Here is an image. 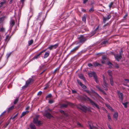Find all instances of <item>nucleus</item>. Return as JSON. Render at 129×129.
I'll return each mask as SVG.
<instances>
[{
    "label": "nucleus",
    "mask_w": 129,
    "mask_h": 129,
    "mask_svg": "<svg viewBox=\"0 0 129 129\" xmlns=\"http://www.w3.org/2000/svg\"><path fill=\"white\" fill-rule=\"evenodd\" d=\"M80 98L83 101H89L90 103H91L93 107H95L98 109H100V107L98 105H97L94 101L91 100L87 96L83 95L82 96H81L80 97Z\"/></svg>",
    "instance_id": "1"
},
{
    "label": "nucleus",
    "mask_w": 129,
    "mask_h": 129,
    "mask_svg": "<svg viewBox=\"0 0 129 129\" xmlns=\"http://www.w3.org/2000/svg\"><path fill=\"white\" fill-rule=\"evenodd\" d=\"M79 42H78L76 44H78L79 43H81L83 44L87 40V39L83 35H81L78 38Z\"/></svg>",
    "instance_id": "2"
},
{
    "label": "nucleus",
    "mask_w": 129,
    "mask_h": 129,
    "mask_svg": "<svg viewBox=\"0 0 129 129\" xmlns=\"http://www.w3.org/2000/svg\"><path fill=\"white\" fill-rule=\"evenodd\" d=\"M38 117L37 116L35 118H34L33 122L34 123L36 124L37 126H39L41 125L42 123L41 121L38 120Z\"/></svg>",
    "instance_id": "3"
},
{
    "label": "nucleus",
    "mask_w": 129,
    "mask_h": 129,
    "mask_svg": "<svg viewBox=\"0 0 129 129\" xmlns=\"http://www.w3.org/2000/svg\"><path fill=\"white\" fill-rule=\"evenodd\" d=\"M45 15L44 14H43L42 13H39L37 19V20H40L41 21H43L44 19V17Z\"/></svg>",
    "instance_id": "4"
},
{
    "label": "nucleus",
    "mask_w": 129,
    "mask_h": 129,
    "mask_svg": "<svg viewBox=\"0 0 129 129\" xmlns=\"http://www.w3.org/2000/svg\"><path fill=\"white\" fill-rule=\"evenodd\" d=\"M78 108L85 112L87 110H88V108L86 106L84 105L82 106L81 105H80L78 106Z\"/></svg>",
    "instance_id": "5"
},
{
    "label": "nucleus",
    "mask_w": 129,
    "mask_h": 129,
    "mask_svg": "<svg viewBox=\"0 0 129 129\" xmlns=\"http://www.w3.org/2000/svg\"><path fill=\"white\" fill-rule=\"evenodd\" d=\"M44 115L47 118L50 119L53 116L51 114L48 113L47 111H46L44 114Z\"/></svg>",
    "instance_id": "6"
},
{
    "label": "nucleus",
    "mask_w": 129,
    "mask_h": 129,
    "mask_svg": "<svg viewBox=\"0 0 129 129\" xmlns=\"http://www.w3.org/2000/svg\"><path fill=\"white\" fill-rule=\"evenodd\" d=\"M111 17V16L110 14H108L107 17H105L103 16V21L104 23H105L106 21L110 19Z\"/></svg>",
    "instance_id": "7"
},
{
    "label": "nucleus",
    "mask_w": 129,
    "mask_h": 129,
    "mask_svg": "<svg viewBox=\"0 0 129 129\" xmlns=\"http://www.w3.org/2000/svg\"><path fill=\"white\" fill-rule=\"evenodd\" d=\"M80 47V46H78L75 47L71 51L70 54H73L74 53L76 52V51L79 49Z\"/></svg>",
    "instance_id": "8"
},
{
    "label": "nucleus",
    "mask_w": 129,
    "mask_h": 129,
    "mask_svg": "<svg viewBox=\"0 0 129 129\" xmlns=\"http://www.w3.org/2000/svg\"><path fill=\"white\" fill-rule=\"evenodd\" d=\"M113 54H114L115 58L117 60L119 61V60L121 59L122 58V56L121 55L117 54L116 55H115L114 54V53L113 52Z\"/></svg>",
    "instance_id": "9"
},
{
    "label": "nucleus",
    "mask_w": 129,
    "mask_h": 129,
    "mask_svg": "<svg viewBox=\"0 0 129 129\" xmlns=\"http://www.w3.org/2000/svg\"><path fill=\"white\" fill-rule=\"evenodd\" d=\"M77 81L78 84L80 85L82 88L83 89H86V87L85 85L83 84L79 80L77 79Z\"/></svg>",
    "instance_id": "10"
},
{
    "label": "nucleus",
    "mask_w": 129,
    "mask_h": 129,
    "mask_svg": "<svg viewBox=\"0 0 129 129\" xmlns=\"http://www.w3.org/2000/svg\"><path fill=\"white\" fill-rule=\"evenodd\" d=\"M47 50V49L44 50L40 52L39 54L35 56L34 57V59H37L39 58L40 57V56L41 55L42 53L45 52Z\"/></svg>",
    "instance_id": "11"
},
{
    "label": "nucleus",
    "mask_w": 129,
    "mask_h": 129,
    "mask_svg": "<svg viewBox=\"0 0 129 129\" xmlns=\"http://www.w3.org/2000/svg\"><path fill=\"white\" fill-rule=\"evenodd\" d=\"M33 81L32 79L30 78L26 82V85L28 86L30 84H31Z\"/></svg>",
    "instance_id": "12"
},
{
    "label": "nucleus",
    "mask_w": 129,
    "mask_h": 129,
    "mask_svg": "<svg viewBox=\"0 0 129 129\" xmlns=\"http://www.w3.org/2000/svg\"><path fill=\"white\" fill-rule=\"evenodd\" d=\"M108 84L106 83V81H104V84L102 86L104 88V89L106 90H108Z\"/></svg>",
    "instance_id": "13"
},
{
    "label": "nucleus",
    "mask_w": 129,
    "mask_h": 129,
    "mask_svg": "<svg viewBox=\"0 0 129 129\" xmlns=\"http://www.w3.org/2000/svg\"><path fill=\"white\" fill-rule=\"evenodd\" d=\"M99 28V26H98L93 31H92L91 33V36H92L94 35L96 33L97 30Z\"/></svg>",
    "instance_id": "14"
},
{
    "label": "nucleus",
    "mask_w": 129,
    "mask_h": 129,
    "mask_svg": "<svg viewBox=\"0 0 129 129\" xmlns=\"http://www.w3.org/2000/svg\"><path fill=\"white\" fill-rule=\"evenodd\" d=\"M118 93L119 99H121V101H122L123 96V94L122 93L119 92H118Z\"/></svg>",
    "instance_id": "15"
},
{
    "label": "nucleus",
    "mask_w": 129,
    "mask_h": 129,
    "mask_svg": "<svg viewBox=\"0 0 129 129\" xmlns=\"http://www.w3.org/2000/svg\"><path fill=\"white\" fill-rule=\"evenodd\" d=\"M93 66H94L95 67H96L98 66H102V65L96 62H93Z\"/></svg>",
    "instance_id": "16"
},
{
    "label": "nucleus",
    "mask_w": 129,
    "mask_h": 129,
    "mask_svg": "<svg viewBox=\"0 0 129 129\" xmlns=\"http://www.w3.org/2000/svg\"><path fill=\"white\" fill-rule=\"evenodd\" d=\"M88 123L89 125V126L90 129H97V128L96 127L93 126L92 125L90 124V122H88Z\"/></svg>",
    "instance_id": "17"
},
{
    "label": "nucleus",
    "mask_w": 129,
    "mask_h": 129,
    "mask_svg": "<svg viewBox=\"0 0 129 129\" xmlns=\"http://www.w3.org/2000/svg\"><path fill=\"white\" fill-rule=\"evenodd\" d=\"M15 23V21L14 20H11L10 22V24L11 27H12L14 25Z\"/></svg>",
    "instance_id": "18"
},
{
    "label": "nucleus",
    "mask_w": 129,
    "mask_h": 129,
    "mask_svg": "<svg viewBox=\"0 0 129 129\" xmlns=\"http://www.w3.org/2000/svg\"><path fill=\"white\" fill-rule=\"evenodd\" d=\"M29 111H24L21 114V115L20 116V118H22V117L25 116V115L28 113Z\"/></svg>",
    "instance_id": "19"
},
{
    "label": "nucleus",
    "mask_w": 129,
    "mask_h": 129,
    "mask_svg": "<svg viewBox=\"0 0 129 129\" xmlns=\"http://www.w3.org/2000/svg\"><path fill=\"white\" fill-rule=\"evenodd\" d=\"M79 77L81 79H82L85 82L86 81V80L85 78L84 77L83 75L82 74H80L79 75Z\"/></svg>",
    "instance_id": "20"
},
{
    "label": "nucleus",
    "mask_w": 129,
    "mask_h": 129,
    "mask_svg": "<svg viewBox=\"0 0 129 129\" xmlns=\"http://www.w3.org/2000/svg\"><path fill=\"white\" fill-rule=\"evenodd\" d=\"M88 75L90 77H92L93 76L94 77V76H96L95 73L94 72L89 73H88Z\"/></svg>",
    "instance_id": "21"
},
{
    "label": "nucleus",
    "mask_w": 129,
    "mask_h": 129,
    "mask_svg": "<svg viewBox=\"0 0 129 129\" xmlns=\"http://www.w3.org/2000/svg\"><path fill=\"white\" fill-rule=\"evenodd\" d=\"M14 108V106H12L8 109V112H9L11 111Z\"/></svg>",
    "instance_id": "22"
},
{
    "label": "nucleus",
    "mask_w": 129,
    "mask_h": 129,
    "mask_svg": "<svg viewBox=\"0 0 129 129\" xmlns=\"http://www.w3.org/2000/svg\"><path fill=\"white\" fill-rule=\"evenodd\" d=\"M49 55V53L48 52H46L44 56V58H47Z\"/></svg>",
    "instance_id": "23"
},
{
    "label": "nucleus",
    "mask_w": 129,
    "mask_h": 129,
    "mask_svg": "<svg viewBox=\"0 0 129 129\" xmlns=\"http://www.w3.org/2000/svg\"><path fill=\"white\" fill-rule=\"evenodd\" d=\"M10 37H9V35H7L6 36V39H5V41L6 42H7V43L9 41V40H10Z\"/></svg>",
    "instance_id": "24"
},
{
    "label": "nucleus",
    "mask_w": 129,
    "mask_h": 129,
    "mask_svg": "<svg viewBox=\"0 0 129 129\" xmlns=\"http://www.w3.org/2000/svg\"><path fill=\"white\" fill-rule=\"evenodd\" d=\"M113 117L114 118L116 119V120H117L118 117V113H115L113 114Z\"/></svg>",
    "instance_id": "25"
},
{
    "label": "nucleus",
    "mask_w": 129,
    "mask_h": 129,
    "mask_svg": "<svg viewBox=\"0 0 129 129\" xmlns=\"http://www.w3.org/2000/svg\"><path fill=\"white\" fill-rule=\"evenodd\" d=\"M30 127L31 129H36L35 125L32 123L30 124Z\"/></svg>",
    "instance_id": "26"
},
{
    "label": "nucleus",
    "mask_w": 129,
    "mask_h": 129,
    "mask_svg": "<svg viewBox=\"0 0 129 129\" xmlns=\"http://www.w3.org/2000/svg\"><path fill=\"white\" fill-rule=\"evenodd\" d=\"M105 105L109 109H110L111 110H112V111H113V109L109 105L106 104Z\"/></svg>",
    "instance_id": "27"
},
{
    "label": "nucleus",
    "mask_w": 129,
    "mask_h": 129,
    "mask_svg": "<svg viewBox=\"0 0 129 129\" xmlns=\"http://www.w3.org/2000/svg\"><path fill=\"white\" fill-rule=\"evenodd\" d=\"M67 103V104H63L61 105L60 107L61 108H66L68 106Z\"/></svg>",
    "instance_id": "28"
},
{
    "label": "nucleus",
    "mask_w": 129,
    "mask_h": 129,
    "mask_svg": "<svg viewBox=\"0 0 129 129\" xmlns=\"http://www.w3.org/2000/svg\"><path fill=\"white\" fill-rule=\"evenodd\" d=\"M19 100V99L18 98H16V99L15 100L13 103L14 105L16 104L18 102Z\"/></svg>",
    "instance_id": "29"
},
{
    "label": "nucleus",
    "mask_w": 129,
    "mask_h": 129,
    "mask_svg": "<svg viewBox=\"0 0 129 129\" xmlns=\"http://www.w3.org/2000/svg\"><path fill=\"white\" fill-rule=\"evenodd\" d=\"M96 88H97L101 92H104V90H102V89L99 86H98V85H97L96 86Z\"/></svg>",
    "instance_id": "30"
},
{
    "label": "nucleus",
    "mask_w": 129,
    "mask_h": 129,
    "mask_svg": "<svg viewBox=\"0 0 129 129\" xmlns=\"http://www.w3.org/2000/svg\"><path fill=\"white\" fill-rule=\"evenodd\" d=\"M34 41L33 40H31L28 42V45L30 46L33 43Z\"/></svg>",
    "instance_id": "31"
},
{
    "label": "nucleus",
    "mask_w": 129,
    "mask_h": 129,
    "mask_svg": "<svg viewBox=\"0 0 129 129\" xmlns=\"http://www.w3.org/2000/svg\"><path fill=\"white\" fill-rule=\"evenodd\" d=\"M60 112L62 114H64L66 116H68L67 114L66 113L63 111L62 110H61L60 111Z\"/></svg>",
    "instance_id": "32"
},
{
    "label": "nucleus",
    "mask_w": 129,
    "mask_h": 129,
    "mask_svg": "<svg viewBox=\"0 0 129 129\" xmlns=\"http://www.w3.org/2000/svg\"><path fill=\"white\" fill-rule=\"evenodd\" d=\"M107 64L109 66V68H111L112 67V66L113 65L110 62H107Z\"/></svg>",
    "instance_id": "33"
},
{
    "label": "nucleus",
    "mask_w": 129,
    "mask_h": 129,
    "mask_svg": "<svg viewBox=\"0 0 129 129\" xmlns=\"http://www.w3.org/2000/svg\"><path fill=\"white\" fill-rule=\"evenodd\" d=\"M110 83L111 85L113 86V79L112 77H111L110 79Z\"/></svg>",
    "instance_id": "34"
},
{
    "label": "nucleus",
    "mask_w": 129,
    "mask_h": 129,
    "mask_svg": "<svg viewBox=\"0 0 129 129\" xmlns=\"http://www.w3.org/2000/svg\"><path fill=\"white\" fill-rule=\"evenodd\" d=\"M58 46V44L57 43L54 45H52L53 48V49L56 48Z\"/></svg>",
    "instance_id": "35"
},
{
    "label": "nucleus",
    "mask_w": 129,
    "mask_h": 129,
    "mask_svg": "<svg viewBox=\"0 0 129 129\" xmlns=\"http://www.w3.org/2000/svg\"><path fill=\"white\" fill-rule=\"evenodd\" d=\"M94 79L96 82L97 83H99V81L98 80L97 77L96 76H94Z\"/></svg>",
    "instance_id": "36"
},
{
    "label": "nucleus",
    "mask_w": 129,
    "mask_h": 129,
    "mask_svg": "<svg viewBox=\"0 0 129 129\" xmlns=\"http://www.w3.org/2000/svg\"><path fill=\"white\" fill-rule=\"evenodd\" d=\"M82 19L83 21H84L85 22H86V17L85 15L83 17H82Z\"/></svg>",
    "instance_id": "37"
},
{
    "label": "nucleus",
    "mask_w": 129,
    "mask_h": 129,
    "mask_svg": "<svg viewBox=\"0 0 129 129\" xmlns=\"http://www.w3.org/2000/svg\"><path fill=\"white\" fill-rule=\"evenodd\" d=\"M49 83H48L47 84H46L45 85V87L44 88V89H46L49 87Z\"/></svg>",
    "instance_id": "38"
},
{
    "label": "nucleus",
    "mask_w": 129,
    "mask_h": 129,
    "mask_svg": "<svg viewBox=\"0 0 129 129\" xmlns=\"http://www.w3.org/2000/svg\"><path fill=\"white\" fill-rule=\"evenodd\" d=\"M5 31V29L4 28L2 27L0 28V31L3 32H4Z\"/></svg>",
    "instance_id": "39"
},
{
    "label": "nucleus",
    "mask_w": 129,
    "mask_h": 129,
    "mask_svg": "<svg viewBox=\"0 0 129 129\" xmlns=\"http://www.w3.org/2000/svg\"><path fill=\"white\" fill-rule=\"evenodd\" d=\"M108 43V41H103L101 43V45H103L105 44Z\"/></svg>",
    "instance_id": "40"
},
{
    "label": "nucleus",
    "mask_w": 129,
    "mask_h": 129,
    "mask_svg": "<svg viewBox=\"0 0 129 129\" xmlns=\"http://www.w3.org/2000/svg\"><path fill=\"white\" fill-rule=\"evenodd\" d=\"M94 11V9L93 7L91 8L89 11V12L92 13Z\"/></svg>",
    "instance_id": "41"
},
{
    "label": "nucleus",
    "mask_w": 129,
    "mask_h": 129,
    "mask_svg": "<svg viewBox=\"0 0 129 129\" xmlns=\"http://www.w3.org/2000/svg\"><path fill=\"white\" fill-rule=\"evenodd\" d=\"M122 104L124 106L125 108L127 107V105L128 104V102H127L125 103H122Z\"/></svg>",
    "instance_id": "42"
},
{
    "label": "nucleus",
    "mask_w": 129,
    "mask_h": 129,
    "mask_svg": "<svg viewBox=\"0 0 129 129\" xmlns=\"http://www.w3.org/2000/svg\"><path fill=\"white\" fill-rule=\"evenodd\" d=\"M77 124L79 127H82L83 125L79 122H77Z\"/></svg>",
    "instance_id": "43"
},
{
    "label": "nucleus",
    "mask_w": 129,
    "mask_h": 129,
    "mask_svg": "<svg viewBox=\"0 0 129 129\" xmlns=\"http://www.w3.org/2000/svg\"><path fill=\"white\" fill-rule=\"evenodd\" d=\"M108 118L110 121H111L112 120L111 117L110 116V115L109 114H108Z\"/></svg>",
    "instance_id": "44"
},
{
    "label": "nucleus",
    "mask_w": 129,
    "mask_h": 129,
    "mask_svg": "<svg viewBox=\"0 0 129 129\" xmlns=\"http://www.w3.org/2000/svg\"><path fill=\"white\" fill-rule=\"evenodd\" d=\"M108 73L109 75L110 76H112V71L110 70L108 71Z\"/></svg>",
    "instance_id": "45"
},
{
    "label": "nucleus",
    "mask_w": 129,
    "mask_h": 129,
    "mask_svg": "<svg viewBox=\"0 0 129 129\" xmlns=\"http://www.w3.org/2000/svg\"><path fill=\"white\" fill-rule=\"evenodd\" d=\"M53 49V47H52V45H50V46H49V47H48L47 48V49H47H47H50V50H52V49Z\"/></svg>",
    "instance_id": "46"
},
{
    "label": "nucleus",
    "mask_w": 129,
    "mask_h": 129,
    "mask_svg": "<svg viewBox=\"0 0 129 129\" xmlns=\"http://www.w3.org/2000/svg\"><path fill=\"white\" fill-rule=\"evenodd\" d=\"M114 3L113 2H111L110 5H109V7L110 9H111V8L112 7V6L113 5Z\"/></svg>",
    "instance_id": "47"
},
{
    "label": "nucleus",
    "mask_w": 129,
    "mask_h": 129,
    "mask_svg": "<svg viewBox=\"0 0 129 129\" xmlns=\"http://www.w3.org/2000/svg\"><path fill=\"white\" fill-rule=\"evenodd\" d=\"M18 114V113L15 116H14L13 117H11L10 118V119H14L15 118H16L17 117Z\"/></svg>",
    "instance_id": "48"
},
{
    "label": "nucleus",
    "mask_w": 129,
    "mask_h": 129,
    "mask_svg": "<svg viewBox=\"0 0 129 129\" xmlns=\"http://www.w3.org/2000/svg\"><path fill=\"white\" fill-rule=\"evenodd\" d=\"M84 91L86 92L87 93H88L89 94H90V91L88 90H84Z\"/></svg>",
    "instance_id": "49"
},
{
    "label": "nucleus",
    "mask_w": 129,
    "mask_h": 129,
    "mask_svg": "<svg viewBox=\"0 0 129 129\" xmlns=\"http://www.w3.org/2000/svg\"><path fill=\"white\" fill-rule=\"evenodd\" d=\"M88 66L90 67H92L93 66V65L91 63H89L88 64Z\"/></svg>",
    "instance_id": "50"
},
{
    "label": "nucleus",
    "mask_w": 129,
    "mask_h": 129,
    "mask_svg": "<svg viewBox=\"0 0 129 129\" xmlns=\"http://www.w3.org/2000/svg\"><path fill=\"white\" fill-rule=\"evenodd\" d=\"M68 105H69L71 106H73V104L69 102H67Z\"/></svg>",
    "instance_id": "51"
},
{
    "label": "nucleus",
    "mask_w": 129,
    "mask_h": 129,
    "mask_svg": "<svg viewBox=\"0 0 129 129\" xmlns=\"http://www.w3.org/2000/svg\"><path fill=\"white\" fill-rule=\"evenodd\" d=\"M115 67L116 68H119V67L118 65L117 64H115Z\"/></svg>",
    "instance_id": "52"
},
{
    "label": "nucleus",
    "mask_w": 129,
    "mask_h": 129,
    "mask_svg": "<svg viewBox=\"0 0 129 129\" xmlns=\"http://www.w3.org/2000/svg\"><path fill=\"white\" fill-rule=\"evenodd\" d=\"M10 121H9L8 123H6V125L4 126V127L5 128H6L7 126L10 123Z\"/></svg>",
    "instance_id": "53"
},
{
    "label": "nucleus",
    "mask_w": 129,
    "mask_h": 129,
    "mask_svg": "<svg viewBox=\"0 0 129 129\" xmlns=\"http://www.w3.org/2000/svg\"><path fill=\"white\" fill-rule=\"evenodd\" d=\"M60 67H59L57 68L54 71V73H55V72H56V71H57V70H59L60 68Z\"/></svg>",
    "instance_id": "54"
},
{
    "label": "nucleus",
    "mask_w": 129,
    "mask_h": 129,
    "mask_svg": "<svg viewBox=\"0 0 129 129\" xmlns=\"http://www.w3.org/2000/svg\"><path fill=\"white\" fill-rule=\"evenodd\" d=\"M102 59L103 60H106L107 59V57L105 55L103 56L102 57Z\"/></svg>",
    "instance_id": "55"
},
{
    "label": "nucleus",
    "mask_w": 129,
    "mask_h": 129,
    "mask_svg": "<svg viewBox=\"0 0 129 129\" xmlns=\"http://www.w3.org/2000/svg\"><path fill=\"white\" fill-rule=\"evenodd\" d=\"M52 96V95L51 94H49L48 95L46 96V98H50Z\"/></svg>",
    "instance_id": "56"
},
{
    "label": "nucleus",
    "mask_w": 129,
    "mask_h": 129,
    "mask_svg": "<svg viewBox=\"0 0 129 129\" xmlns=\"http://www.w3.org/2000/svg\"><path fill=\"white\" fill-rule=\"evenodd\" d=\"M6 2V1H4L3 2H2L0 3V4L1 5H3V4H5Z\"/></svg>",
    "instance_id": "57"
},
{
    "label": "nucleus",
    "mask_w": 129,
    "mask_h": 129,
    "mask_svg": "<svg viewBox=\"0 0 129 129\" xmlns=\"http://www.w3.org/2000/svg\"><path fill=\"white\" fill-rule=\"evenodd\" d=\"M54 102V101L53 100H50L49 101V103L50 104H52Z\"/></svg>",
    "instance_id": "58"
},
{
    "label": "nucleus",
    "mask_w": 129,
    "mask_h": 129,
    "mask_svg": "<svg viewBox=\"0 0 129 129\" xmlns=\"http://www.w3.org/2000/svg\"><path fill=\"white\" fill-rule=\"evenodd\" d=\"M28 86L27 85H26V84H25L24 86H23L22 87V88L23 89H24L26 88Z\"/></svg>",
    "instance_id": "59"
},
{
    "label": "nucleus",
    "mask_w": 129,
    "mask_h": 129,
    "mask_svg": "<svg viewBox=\"0 0 129 129\" xmlns=\"http://www.w3.org/2000/svg\"><path fill=\"white\" fill-rule=\"evenodd\" d=\"M25 0H20V1L22 4V5H23Z\"/></svg>",
    "instance_id": "60"
},
{
    "label": "nucleus",
    "mask_w": 129,
    "mask_h": 129,
    "mask_svg": "<svg viewBox=\"0 0 129 129\" xmlns=\"http://www.w3.org/2000/svg\"><path fill=\"white\" fill-rule=\"evenodd\" d=\"M6 113V111H5L4 112H3L2 114L0 116V117H2L3 116V115L5 113Z\"/></svg>",
    "instance_id": "61"
},
{
    "label": "nucleus",
    "mask_w": 129,
    "mask_h": 129,
    "mask_svg": "<svg viewBox=\"0 0 129 129\" xmlns=\"http://www.w3.org/2000/svg\"><path fill=\"white\" fill-rule=\"evenodd\" d=\"M108 126L109 129H111V126L109 123H108L107 124Z\"/></svg>",
    "instance_id": "62"
},
{
    "label": "nucleus",
    "mask_w": 129,
    "mask_h": 129,
    "mask_svg": "<svg viewBox=\"0 0 129 129\" xmlns=\"http://www.w3.org/2000/svg\"><path fill=\"white\" fill-rule=\"evenodd\" d=\"M123 53V51L122 49H121L120 51L119 52V54L120 55H121V54Z\"/></svg>",
    "instance_id": "63"
},
{
    "label": "nucleus",
    "mask_w": 129,
    "mask_h": 129,
    "mask_svg": "<svg viewBox=\"0 0 129 129\" xmlns=\"http://www.w3.org/2000/svg\"><path fill=\"white\" fill-rule=\"evenodd\" d=\"M42 92L41 91H40L38 93V95H40L42 94Z\"/></svg>",
    "instance_id": "64"
}]
</instances>
